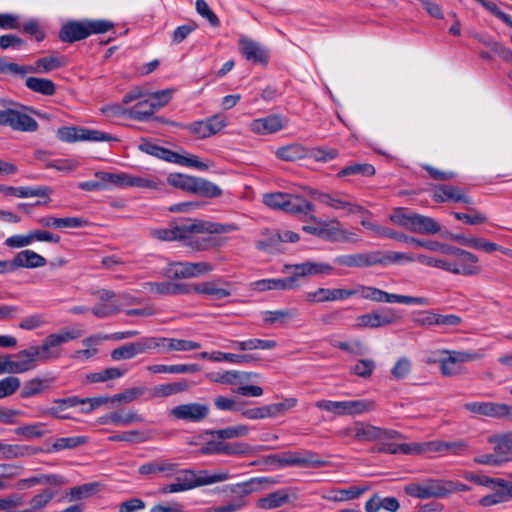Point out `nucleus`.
<instances>
[{
  "mask_svg": "<svg viewBox=\"0 0 512 512\" xmlns=\"http://www.w3.org/2000/svg\"><path fill=\"white\" fill-rule=\"evenodd\" d=\"M26 503L25 495L19 493H11L0 498V512H13Z\"/></svg>",
  "mask_w": 512,
  "mask_h": 512,
  "instance_id": "59",
  "label": "nucleus"
},
{
  "mask_svg": "<svg viewBox=\"0 0 512 512\" xmlns=\"http://www.w3.org/2000/svg\"><path fill=\"white\" fill-rule=\"evenodd\" d=\"M0 125L23 132H34L38 129L34 118L14 109L0 110Z\"/></svg>",
  "mask_w": 512,
  "mask_h": 512,
  "instance_id": "13",
  "label": "nucleus"
},
{
  "mask_svg": "<svg viewBox=\"0 0 512 512\" xmlns=\"http://www.w3.org/2000/svg\"><path fill=\"white\" fill-rule=\"evenodd\" d=\"M276 156L283 161L294 162L300 159L307 158L308 149L298 143L289 144L279 147Z\"/></svg>",
  "mask_w": 512,
  "mask_h": 512,
  "instance_id": "31",
  "label": "nucleus"
},
{
  "mask_svg": "<svg viewBox=\"0 0 512 512\" xmlns=\"http://www.w3.org/2000/svg\"><path fill=\"white\" fill-rule=\"evenodd\" d=\"M228 472L209 474L206 470L195 472L190 469L180 470L175 481L182 485H191V489L227 480Z\"/></svg>",
  "mask_w": 512,
  "mask_h": 512,
  "instance_id": "12",
  "label": "nucleus"
},
{
  "mask_svg": "<svg viewBox=\"0 0 512 512\" xmlns=\"http://www.w3.org/2000/svg\"><path fill=\"white\" fill-rule=\"evenodd\" d=\"M401 319V315L393 308L383 307L376 311V320L379 327L392 325Z\"/></svg>",
  "mask_w": 512,
  "mask_h": 512,
  "instance_id": "61",
  "label": "nucleus"
},
{
  "mask_svg": "<svg viewBox=\"0 0 512 512\" xmlns=\"http://www.w3.org/2000/svg\"><path fill=\"white\" fill-rule=\"evenodd\" d=\"M475 39L484 44L486 47L490 48L495 54L501 57L504 61L512 62V50L502 43L493 40L492 38H485L480 34L475 35ZM511 43H512V34H511Z\"/></svg>",
  "mask_w": 512,
  "mask_h": 512,
  "instance_id": "42",
  "label": "nucleus"
},
{
  "mask_svg": "<svg viewBox=\"0 0 512 512\" xmlns=\"http://www.w3.org/2000/svg\"><path fill=\"white\" fill-rule=\"evenodd\" d=\"M55 380L56 377L54 376L49 378L34 377L24 383L20 391V397L22 399H28L41 395L46 390L50 389Z\"/></svg>",
  "mask_w": 512,
  "mask_h": 512,
  "instance_id": "23",
  "label": "nucleus"
},
{
  "mask_svg": "<svg viewBox=\"0 0 512 512\" xmlns=\"http://www.w3.org/2000/svg\"><path fill=\"white\" fill-rule=\"evenodd\" d=\"M211 234L209 232H187L183 242L186 246L197 251L208 250L218 245L217 239L211 236Z\"/></svg>",
  "mask_w": 512,
  "mask_h": 512,
  "instance_id": "24",
  "label": "nucleus"
},
{
  "mask_svg": "<svg viewBox=\"0 0 512 512\" xmlns=\"http://www.w3.org/2000/svg\"><path fill=\"white\" fill-rule=\"evenodd\" d=\"M263 235L265 238L256 242V248L261 251L269 252L278 250V246L282 242L281 233L277 230L266 229Z\"/></svg>",
  "mask_w": 512,
  "mask_h": 512,
  "instance_id": "45",
  "label": "nucleus"
},
{
  "mask_svg": "<svg viewBox=\"0 0 512 512\" xmlns=\"http://www.w3.org/2000/svg\"><path fill=\"white\" fill-rule=\"evenodd\" d=\"M38 223L46 228H81L89 225V221L82 217L56 218L46 216L40 218Z\"/></svg>",
  "mask_w": 512,
  "mask_h": 512,
  "instance_id": "25",
  "label": "nucleus"
},
{
  "mask_svg": "<svg viewBox=\"0 0 512 512\" xmlns=\"http://www.w3.org/2000/svg\"><path fill=\"white\" fill-rule=\"evenodd\" d=\"M462 188L450 184L433 185L432 200L436 203L458 202Z\"/></svg>",
  "mask_w": 512,
  "mask_h": 512,
  "instance_id": "28",
  "label": "nucleus"
},
{
  "mask_svg": "<svg viewBox=\"0 0 512 512\" xmlns=\"http://www.w3.org/2000/svg\"><path fill=\"white\" fill-rule=\"evenodd\" d=\"M235 227L230 224H220L203 220L187 219L171 228L158 229L153 232V236L163 241H183L187 232H209V233H228Z\"/></svg>",
  "mask_w": 512,
  "mask_h": 512,
  "instance_id": "1",
  "label": "nucleus"
},
{
  "mask_svg": "<svg viewBox=\"0 0 512 512\" xmlns=\"http://www.w3.org/2000/svg\"><path fill=\"white\" fill-rule=\"evenodd\" d=\"M253 447L247 443L221 441L220 454L228 456L247 455L253 453Z\"/></svg>",
  "mask_w": 512,
  "mask_h": 512,
  "instance_id": "55",
  "label": "nucleus"
},
{
  "mask_svg": "<svg viewBox=\"0 0 512 512\" xmlns=\"http://www.w3.org/2000/svg\"><path fill=\"white\" fill-rule=\"evenodd\" d=\"M209 414V406L201 403H187L175 406L170 415L175 419L189 422H200Z\"/></svg>",
  "mask_w": 512,
  "mask_h": 512,
  "instance_id": "18",
  "label": "nucleus"
},
{
  "mask_svg": "<svg viewBox=\"0 0 512 512\" xmlns=\"http://www.w3.org/2000/svg\"><path fill=\"white\" fill-rule=\"evenodd\" d=\"M189 388L187 380H181L178 382L161 384L154 388V394L156 396L167 397L170 395L178 394L186 391Z\"/></svg>",
  "mask_w": 512,
  "mask_h": 512,
  "instance_id": "54",
  "label": "nucleus"
},
{
  "mask_svg": "<svg viewBox=\"0 0 512 512\" xmlns=\"http://www.w3.org/2000/svg\"><path fill=\"white\" fill-rule=\"evenodd\" d=\"M82 404L79 396H69L65 398H56L52 400L51 407H38V416H48L58 420H72L74 419L70 414L65 413L69 408L76 407Z\"/></svg>",
  "mask_w": 512,
  "mask_h": 512,
  "instance_id": "14",
  "label": "nucleus"
},
{
  "mask_svg": "<svg viewBox=\"0 0 512 512\" xmlns=\"http://www.w3.org/2000/svg\"><path fill=\"white\" fill-rule=\"evenodd\" d=\"M237 349L239 351H247L254 349H263L269 350L276 347L277 343L275 340H262V339H249L246 341H238L236 342Z\"/></svg>",
  "mask_w": 512,
  "mask_h": 512,
  "instance_id": "57",
  "label": "nucleus"
},
{
  "mask_svg": "<svg viewBox=\"0 0 512 512\" xmlns=\"http://www.w3.org/2000/svg\"><path fill=\"white\" fill-rule=\"evenodd\" d=\"M263 483L273 484L276 483V481L273 479H269L267 477H256L243 483L228 486L227 488H229V491L232 494H235L239 497H243L259 490L261 484Z\"/></svg>",
  "mask_w": 512,
  "mask_h": 512,
  "instance_id": "30",
  "label": "nucleus"
},
{
  "mask_svg": "<svg viewBox=\"0 0 512 512\" xmlns=\"http://www.w3.org/2000/svg\"><path fill=\"white\" fill-rule=\"evenodd\" d=\"M355 438L359 441L380 440V428L373 425H365L357 422L355 424Z\"/></svg>",
  "mask_w": 512,
  "mask_h": 512,
  "instance_id": "53",
  "label": "nucleus"
},
{
  "mask_svg": "<svg viewBox=\"0 0 512 512\" xmlns=\"http://www.w3.org/2000/svg\"><path fill=\"white\" fill-rule=\"evenodd\" d=\"M356 293L357 291L352 289L318 288L316 291L306 293L305 300L309 303L345 300L355 295Z\"/></svg>",
  "mask_w": 512,
  "mask_h": 512,
  "instance_id": "20",
  "label": "nucleus"
},
{
  "mask_svg": "<svg viewBox=\"0 0 512 512\" xmlns=\"http://www.w3.org/2000/svg\"><path fill=\"white\" fill-rule=\"evenodd\" d=\"M426 487L428 499L430 498H444L448 496L447 493V480L428 478L423 480Z\"/></svg>",
  "mask_w": 512,
  "mask_h": 512,
  "instance_id": "49",
  "label": "nucleus"
},
{
  "mask_svg": "<svg viewBox=\"0 0 512 512\" xmlns=\"http://www.w3.org/2000/svg\"><path fill=\"white\" fill-rule=\"evenodd\" d=\"M16 360H14L15 373H24L30 371L37 366V359L34 356L32 349L29 347L27 349L19 351L16 355Z\"/></svg>",
  "mask_w": 512,
  "mask_h": 512,
  "instance_id": "34",
  "label": "nucleus"
},
{
  "mask_svg": "<svg viewBox=\"0 0 512 512\" xmlns=\"http://www.w3.org/2000/svg\"><path fill=\"white\" fill-rule=\"evenodd\" d=\"M466 209L470 211L471 214L461 212H453L452 214L457 220L463 221L468 225H478L487 222V217L483 213L469 206H467Z\"/></svg>",
  "mask_w": 512,
  "mask_h": 512,
  "instance_id": "60",
  "label": "nucleus"
},
{
  "mask_svg": "<svg viewBox=\"0 0 512 512\" xmlns=\"http://www.w3.org/2000/svg\"><path fill=\"white\" fill-rule=\"evenodd\" d=\"M464 408L482 416L512 419V405L495 402H469L464 404Z\"/></svg>",
  "mask_w": 512,
  "mask_h": 512,
  "instance_id": "15",
  "label": "nucleus"
},
{
  "mask_svg": "<svg viewBox=\"0 0 512 512\" xmlns=\"http://www.w3.org/2000/svg\"><path fill=\"white\" fill-rule=\"evenodd\" d=\"M409 243H413L416 246L426 248L430 251H439V252H441L443 254H447V255L454 252L453 246L444 244V243H440L438 241L420 240V239H417L414 237H410Z\"/></svg>",
  "mask_w": 512,
  "mask_h": 512,
  "instance_id": "58",
  "label": "nucleus"
},
{
  "mask_svg": "<svg viewBox=\"0 0 512 512\" xmlns=\"http://www.w3.org/2000/svg\"><path fill=\"white\" fill-rule=\"evenodd\" d=\"M88 443V438L86 436H74V437H63L58 438L55 442L48 448L44 449L45 453L58 452L64 449H74L79 446L85 445Z\"/></svg>",
  "mask_w": 512,
  "mask_h": 512,
  "instance_id": "35",
  "label": "nucleus"
},
{
  "mask_svg": "<svg viewBox=\"0 0 512 512\" xmlns=\"http://www.w3.org/2000/svg\"><path fill=\"white\" fill-rule=\"evenodd\" d=\"M2 449L4 450V459L28 457L44 451L41 447L19 444H6Z\"/></svg>",
  "mask_w": 512,
  "mask_h": 512,
  "instance_id": "32",
  "label": "nucleus"
},
{
  "mask_svg": "<svg viewBox=\"0 0 512 512\" xmlns=\"http://www.w3.org/2000/svg\"><path fill=\"white\" fill-rule=\"evenodd\" d=\"M21 386L18 377L8 376L0 380V399L13 395Z\"/></svg>",
  "mask_w": 512,
  "mask_h": 512,
  "instance_id": "64",
  "label": "nucleus"
},
{
  "mask_svg": "<svg viewBox=\"0 0 512 512\" xmlns=\"http://www.w3.org/2000/svg\"><path fill=\"white\" fill-rule=\"evenodd\" d=\"M361 223L364 227L375 232L379 236L391 238L400 242L409 243L410 236H407L404 233L397 232L391 228L379 226L377 224L365 220H363Z\"/></svg>",
  "mask_w": 512,
  "mask_h": 512,
  "instance_id": "47",
  "label": "nucleus"
},
{
  "mask_svg": "<svg viewBox=\"0 0 512 512\" xmlns=\"http://www.w3.org/2000/svg\"><path fill=\"white\" fill-rule=\"evenodd\" d=\"M376 173L375 167L369 163H352L342 168L338 173V178H343L352 175H360L363 177H372Z\"/></svg>",
  "mask_w": 512,
  "mask_h": 512,
  "instance_id": "38",
  "label": "nucleus"
},
{
  "mask_svg": "<svg viewBox=\"0 0 512 512\" xmlns=\"http://www.w3.org/2000/svg\"><path fill=\"white\" fill-rule=\"evenodd\" d=\"M126 373V369H120L117 367L106 368L100 372L90 373L86 376V380L89 383L105 382L112 379L122 377Z\"/></svg>",
  "mask_w": 512,
  "mask_h": 512,
  "instance_id": "52",
  "label": "nucleus"
},
{
  "mask_svg": "<svg viewBox=\"0 0 512 512\" xmlns=\"http://www.w3.org/2000/svg\"><path fill=\"white\" fill-rule=\"evenodd\" d=\"M213 270L208 262H171L164 269L163 275L170 279L194 278L207 274Z\"/></svg>",
  "mask_w": 512,
  "mask_h": 512,
  "instance_id": "9",
  "label": "nucleus"
},
{
  "mask_svg": "<svg viewBox=\"0 0 512 512\" xmlns=\"http://www.w3.org/2000/svg\"><path fill=\"white\" fill-rule=\"evenodd\" d=\"M109 20H70L62 25L58 37L63 43H74L86 39L92 34H103L114 29Z\"/></svg>",
  "mask_w": 512,
  "mask_h": 512,
  "instance_id": "3",
  "label": "nucleus"
},
{
  "mask_svg": "<svg viewBox=\"0 0 512 512\" xmlns=\"http://www.w3.org/2000/svg\"><path fill=\"white\" fill-rule=\"evenodd\" d=\"M359 291L360 296L363 299L377 303H402L422 306L430 305V300L427 297L392 294L372 286H360Z\"/></svg>",
  "mask_w": 512,
  "mask_h": 512,
  "instance_id": "7",
  "label": "nucleus"
},
{
  "mask_svg": "<svg viewBox=\"0 0 512 512\" xmlns=\"http://www.w3.org/2000/svg\"><path fill=\"white\" fill-rule=\"evenodd\" d=\"M255 289L258 291L268 290H290L296 288L298 284L294 275L279 279H263L254 283Z\"/></svg>",
  "mask_w": 512,
  "mask_h": 512,
  "instance_id": "29",
  "label": "nucleus"
},
{
  "mask_svg": "<svg viewBox=\"0 0 512 512\" xmlns=\"http://www.w3.org/2000/svg\"><path fill=\"white\" fill-rule=\"evenodd\" d=\"M264 203L273 209L291 214H305L313 211V204L301 196L288 193H271L264 196Z\"/></svg>",
  "mask_w": 512,
  "mask_h": 512,
  "instance_id": "6",
  "label": "nucleus"
},
{
  "mask_svg": "<svg viewBox=\"0 0 512 512\" xmlns=\"http://www.w3.org/2000/svg\"><path fill=\"white\" fill-rule=\"evenodd\" d=\"M196 177L181 173H171L167 177V183L177 189L187 193H192L195 189Z\"/></svg>",
  "mask_w": 512,
  "mask_h": 512,
  "instance_id": "43",
  "label": "nucleus"
},
{
  "mask_svg": "<svg viewBox=\"0 0 512 512\" xmlns=\"http://www.w3.org/2000/svg\"><path fill=\"white\" fill-rule=\"evenodd\" d=\"M283 127L282 118L279 115H269L264 118L255 119L250 125L251 131L261 135L278 132Z\"/></svg>",
  "mask_w": 512,
  "mask_h": 512,
  "instance_id": "26",
  "label": "nucleus"
},
{
  "mask_svg": "<svg viewBox=\"0 0 512 512\" xmlns=\"http://www.w3.org/2000/svg\"><path fill=\"white\" fill-rule=\"evenodd\" d=\"M133 343L138 355L155 349L162 350V347H165L166 337H143Z\"/></svg>",
  "mask_w": 512,
  "mask_h": 512,
  "instance_id": "50",
  "label": "nucleus"
},
{
  "mask_svg": "<svg viewBox=\"0 0 512 512\" xmlns=\"http://www.w3.org/2000/svg\"><path fill=\"white\" fill-rule=\"evenodd\" d=\"M194 187L195 189L193 194L201 197L218 198L222 195L221 188H219L216 184L200 177H196Z\"/></svg>",
  "mask_w": 512,
  "mask_h": 512,
  "instance_id": "41",
  "label": "nucleus"
},
{
  "mask_svg": "<svg viewBox=\"0 0 512 512\" xmlns=\"http://www.w3.org/2000/svg\"><path fill=\"white\" fill-rule=\"evenodd\" d=\"M56 495V491L51 488L44 489L41 493L35 495L31 500V510L36 512L44 508Z\"/></svg>",
  "mask_w": 512,
  "mask_h": 512,
  "instance_id": "63",
  "label": "nucleus"
},
{
  "mask_svg": "<svg viewBox=\"0 0 512 512\" xmlns=\"http://www.w3.org/2000/svg\"><path fill=\"white\" fill-rule=\"evenodd\" d=\"M177 469V464L167 461H152L139 467V473L142 475H151L158 472H165L168 476L172 475Z\"/></svg>",
  "mask_w": 512,
  "mask_h": 512,
  "instance_id": "40",
  "label": "nucleus"
},
{
  "mask_svg": "<svg viewBox=\"0 0 512 512\" xmlns=\"http://www.w3.org/2000/svg\"><path fill=\"white\" fill-rule=\"evenodd\" d=\"M148 370L152 373H196L201 370V366L198 364H176V365H151L148 366Z\"/></svg>",
  "mask_w": 512,
  "mask_h": 512,
  "instance_id": "36",
  "label": "nucleus"
},
{
  "mask_svg": "<svg viewBox=\"0 0 512 512\" xmlns=\"http://www.w3.org/2000/svg\"><path fill=\"white\" fill-rule=\"evenodd\" d=\"M200 346V343L191 340L166 338L165 347H162V351H191L199 349Z\"/></svg>",
  "mask_w": 512,
  "mask_h": 512,
  "instance_id": "56",
  "label": "nucleus"
},
{
  "mask_svg": "<svg viewBox=\"0 0 512 512\" xmlns=\"http://www.w3.org/2000/svg\"><path fill=\"white\" fill-rule=\"evenodd\" d=\"M494 493L486 495L479 500L482 507H490L512 498V494L508 492L509 484L493 489Z\"/></svg>",
  "mask_w": 512,
  "mask_h": 512,
  "instance_id": "48",
  "label": "nucleus"
},
{
  "mask_svg": "<svg viewBox=\"0 0 512 512\" xmlns=\"http://www.w3.org/2000/svg\"><path fill=\"white\" fill-rule=\"evenodd\" d=\"M148 100L139 101L133 107L126 110V114L129 118L137 121H148L154 114V108L150 107Z\"/></svg>",
  "mask_w": 512,
  "mask_h": 512,
  "instance_id": "46",
  "label": "nucleus"
},
{
  "mask_svg": "<svg viewBox=\"0 0 512 512\" xmlns=\"http://www.w3.org/2000/svg\"><path fill=\"white\" fill-rule=\"evenodd\" d=\"M239 49L248 61L261 65H266L269 62V50L248 37L242 36L239 39Z\"/></svg>",
  "mask_w": 512,
  "mask_h": 512,
  "instance_id": "19",
  "label": "nucleus"
},
{
  "mask_svg": "<svg viewBox=\"0 0 512 512\" xmlns=\"http://www.w3.org/2000/svg\"><path fill=\"white\" fill-rule=\"evenodd\" d=\"M174 91L175 90L171 88L152 93L147 99L148 102L151 103L150 107L157 111L158 109L166 106L170 102Z\"/></svg>",
  "mask_w": 512,
  "mask_h": 512,
  "instance_id": "62",
  "label": "nucleus"
},
{
  "mask_svg": "<svg viewBox=\"0 0 512 512\" xmlns=\"http://www.w3.org/2000/svg\"><path fill=\"white\" fill-rule=\"evenodd\" d=\"M292 267L294 268L293 275L296 282L300 277L332 275L334 272V267L328 263L307 261L300 264H295Z\"/></svg>",
  "mask_w": 512,
  "mask_h": 512,
  "instance_id": "22",
  "label": "nucleus"
},
{
  "mask_svg": "<svg viewBox=\"0 0 512 512\" xmlns=\"http://www.w3.org/2000/svg\"><path fill=\"white\" fill-rule=\"evenodd\" d=\"M194 292L209 295L215 300H220L231 295L230 290L218 288L216 286V281L195 284Z\"/></svg>",
  "mask_w": 512,
  "mask_h": 512,
  "instance_id": "44",
  "label": "nucleus"
},
{
  "mask_svg": "<svg viewBox=\"0 0 512 512\" xmlns=\"http://www.w3.org/2000/svg\"><path fill=\"white\" fill-rule=\"evenodd\" d=\"M25 86L29 90L44 96H53L56 93V85L47 78L28 77L26 78Z\"/></svg>",
  "mask_w": 512,
  "mask_h": 512,
  "instance_id": "33",
  "label": "nucleus"
},
{
  "mask_svg": "<svg viewBox=\"0 0 512 512\" xmlns=\"http://www.w3.org/2000/svg\"><path fill=\"white\" fill-rule=\"evenodd\" d=\"M319 409L333 412L336 415H355L367 412L373 409V402L365 400H352V401H329L320 400L315 403Z\"/></svg>",
  "mask_w": 512,
  "mask_h": 512,
  "instance_id": "10",
  "label": "nucleus"
},
{
  "mask_svg": "<svg viewBox=\"0 0 512 512\" xmlns=\"http://www.w3.org/2000/svg\"><path fill=\"white\" fill-rule=\"evenodd\" d=\"M402 260L411 261L412 258L401 252L377 250L366 253L340 255L334 258V263L348 268H364L398 263Z\"/></svg>",
  "mask_w": 512,
  "mask_h": 512,
  "instance_id": "2",
  "label": "nucleus"
},
{
  "mask_svg": "<svg viewBox=\"0 0 512 512\" xmlns=\"http://www.w3.org/2000/svg\"><path fill=\"white\" fill-rule=\"evenodd\" d=\"M13 264L15 270L20 267L38 268L45 266L47 264V260L32 250H23L14 256Z\"/></svg>",
  "mask_w": 512,
  "mask_h": 512,
  "instance_id": "27",
  "label": "nucleus"
},
{
  "mask_svg": "<svg viewBox=\"0 0 512 512\" xmlns=\"http://www.w3.org/2000/svg\"><path fill=\"white\" fill-rule=\"evenodd\" d=\"M249 428L246 425L230 426L224 429L208 430L206 434L211 435L213 438L219 439L220 441L226 439H234L244 437L248 434Z\"/></svg>",
  "mask_w": 512,
  "mask_h": 512,
  "instance_id": "37",
  "label": "nucleus"
},
{
  "mask_svg": "<svg viewBox=\"0 0 512 512\" xmlns=\"http://www.w3.org/2000/svg\"><path fill=\"white\" fill-rule=\"evenodd\" d=\"M447 357L440 360L442 375L452 377L466 373L464 363L478 360L482 355L478 352L445 350Z\"/></svg>",
  "mask_w": 512,
  "mask_h": 512,
  "instance_id": "8",
  "label": "nucleus"
},
{
  "mask_svg": "<svg viewBox=\"0 0 512 512\" xmlns=\"http://www.w3.org/2000/svg\"><path fill=\"white\" fill-rule=\"evenodd\" d=\"M289 501V494L286 490L280 489L268 494L258 500V507L261 509H273L286 504Z\"/></svg>",
  "mask_w": 512,
  "mask_h": 512,
  "instance_id": "39",
  "label": "nucleus"
},
{
  "mask_svg": "<svg viewBox=\"0 0 512 512\" xmlns=\"http://www.w3.org/2000/svg\"><path fill=\"white\" fill-rule=\"evenodd\" d=\"M390 219L413 233L433 235L441 230L440 224L433 218L418 213H406L403 208L397 209Z\"/></svg>",
  "mask_w": 512,
  "mask_h": 512,
  "instance_id": "5",
  "label": "nucleus"
},
{
  "mask_svg": "<svg viewBox=\"0 0 512 512\" xmlns=\"http://www.w3.org/2000/svg\"><path fill=\"white\" fill-rule=\"evenodd\" d=\"M99 490V483H85L79 486H75L66 493L69 496L70 501L81 500L87 497H91L96 494Z\"/></svg>",
  "mask_w": 512,
  "mask_h": 512,
  "instance_id": "51",
  "label": "nucleus"
},
{
  "mask_svg": "<svg viewBox=\"0 0 512 512\" xmlns=\"http://www.w3.org/2000/svg\"><path fill=\"white\" fill-rule=\"evenodd\" d=\"M81 329H62L58 333H52L45 337L39 346H31L34 356L39 362H47L52 359H58L61 356L62 344L82 336Z\"/></svg>",
  "mask_w": 512,
  "mask_h": 512,
  "instance_id": "4",
  "label": "nucleus"
},
{
  "mask_svg": "<svg viewBox=\"0 0 512 512\" xmlns=\"http://www.w3.org/2000/svg\"><path fill=\"white\" fill-rule=\"evenodd\" d=\"M321 238L329 242L356 243L359 241L355 233L342 229L337 220L322 224Z\"/></svg>",
  "mask_w": 512,
  "mask_h": 512,
  "instance_id": "21",
  "label": "nucleus"
},
{
  "mask_svg": "<svg viewBox=\"0 0 512 512\" xmlns=\"http://www.w3.org/2000/svg\"><path fill=\"white\" fill-rule=\"evenodd\" d=\"M307 457H300L298 453H288L285 457L278 455L267 456V463H278L280 466H300V467H322L325 462L317 458V454L306 451Z\"/></svg>",
  "mask_w": 512,
  "mask_h": 512,
  "instance_id": "17",
  "label": "nucleus"
},
{
  "mask_svg": "<svg viewBox=\"0 0 512 512\" xmlns=\"http://www.w3.org/2000/svg\"><path fill=\"white\" fill-rule=\"evenodd\" d=\"M453 255L457 258L455 262H451V273L461 274L465 276L476 275L480 272V268L477 266L478 257L466 250L453 246Z\"/></svg>",
  "mask_w": 512,
  "mask_h": 512,
  "instance_id": "16",
  "label": "nucleus"
},
{
  "mask_svg": "<svg viewBox=\"0 0 512 512\" xmlns=\"http://www.w3.org/2000/svg\"><path fill=\"white\" fill-rule=\"evenodd\" d=\"M65 56H47L38 58L33 65H18L14 63L13 75L24 77L28 73H49L66 66Z\"/></svg>",
  "mask_w": 512,
  "mask_h": 512,
  "instance_id": "11",
  "label": "nucleus"
}]
</instances>
